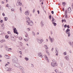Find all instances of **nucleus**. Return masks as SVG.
Listing matches in <instances>:
<instances>
[{"label":"nucleus","instance_id":"f257e3e1","mask_svg":"<svg viewBox=\"0 0 73 73\" xmlns=\"http://www.w3.org/2000/svg\"><path fill=\"white\" fill-rule=\"evenodd\" d=\"M26 19L27 21H26V22L27 25H30V26L33 25L34 23H33L32 21L30 20V18L29 17H26Z\"/></svg>","mask_w":73,"mask_h":73},{"label":"nucleus","instance_id":"f03ea898","mask_svg":"<svg viewBox=\"0 0 73 73\" xmlns=\"http://www.w3.org/2000/svg\"><path fill=\"white\" fill-rule=\"evenodd\" d=\"M44 41V40L43 39H38V44H41L42 43V42H43Z\"/></svg>","mask_w":73,"mask_h":73},{"label":"nucleus","instance_id":"7ed1b4c3","mask_svg":"<svg viewBox=\"0 0 73 73\" xmlns=\"http://www.w3.org/2000/svg\"><path fill=\"white\" fill-rule=\"evenodd\" d=\"M18 61L17 58L15 57L12 60V61L13 63H16L17 61Z\"/></svg>","mask_w":73,"mask_h":73},{"label":"nucleus","instance_id":"20e7f679","mask_svg":"<svg viewBox=\"0 0 73 73\" xmlns=\"http://www.w3.org/2000/svg\"><path fill=\"white\" fill-rule=\"evenodd\" d=\"M49 39L50 40V41L51 42H53V41H54V38H51L50 37V36H49Z\"/></svg>","mask_w":73,"mask_h":73},{"label":"nucleus","instance_id":"39448f33","mask_svg":"<svg viewBox=\"0 0 73 73\" xmlns=\"http://www.w3.org/2000/svg\"><path fill=\"white\" fill-rule=\"evenodd\" d=\"M18 5H19V6H21L22 5V3L21 2V0H18Z\"/></svg>","mask_w":73,"mask_h":73},{"label":"nucleus","instance_id":"423d86ee","mask_svg":"<svg viewBox=\"0 0 73 73\" xmlns=\"http://www.w3.org/2000/svg\"><path fill=\"white\" fill-rule=\"evenodd\" d=\"M56 63H54L53 62H52L51 63V66L52 67H55L56 66H57V65H56Z\"/></svg>","mask_w":73,"mask_h":73},{"label":"nucleus","instance_id":"0eeeda50","mask_svg":"<svg viewBox=\"0 0 73 73\" xmlns=\"http://www.w3.org/2000/svg\"><path fill=\"white\" fill-rule=\"evenodd\" d=\"M25 15H26V16H29L30 14L29 11H27L25 12Z\"/></svg>","mask_w":73,"mask_h":73},{"label":"nucleus","instance_id":"6e6552de","mask_svg":"<svg viewBox=\"0 0 73 73\" xmlns=\"http://www.w3.org/2000/svg\"><path fill=\"white\" fill-rule=\"evenodd\" d=\"M44 56L45 57L46 60L47 62H49V60H48V57H47V56H46V55L44 54Z\"/></svg>","mask_w":73,"mask_h":73},{"label":"nucleus","instance_id":"1a4fd4ad","mask_svg":"<svg viewBox=\"0 0 73 73\" xmlns=\"http://www.w3.org/2000/svg\"><path fill=\"white\" fill-rule=\"evenodd\" d=\"M6 71H9V72H11V71H12V68H6Z\"/></svg>","mask_w":73,"mask_h":73},{"label":"nucleus","instance_id":"9d476101","mask_svg":"<svg viewBox=\"0 0 73 73\" xmlns=\"http://www.w3.org/2000/svg\"><path fill=\"white\" fill-rule=\"evenodd\" d=\"M69 56L68 55H67L64 57V58L67 61H69Z\"/></svg>","mask_w":73,"mask_h":73},{"label":"nucleus","instance_id":"9b49d317","mask_svg":"<svg viewBox=\"0 0 73 73\" xmlns=\"http://www.w3.org/2000/svg\"><path fill=\"white\" fill-rule=\"evenodd\" d=\"M13 32L15 33H16V34H18V32H17V30H16V28H14L13 29Z\"/></svg>","mask_w":73,"mask_h":73},{"label":"nucleus","instance_id":"f8f14e48","mask_svg":"<svg viewBox=\"0 0 73 73\" xmlns=\"http://www.w3.org/2000/svg\"><path fill=\"white\" fill-rule=\"evenodd\" d=\"M66 11L67 12H68V13H70L71 11V8L69 7V8H68L67 10H66Z\"/></svg>","mask_w":73,"mask_h":73},{"label":"nucleus","instance_id":"ddd939ff","mask_svg":"<svg viewBox=\"0 0 73 73\" xmlns=\"http://www.w3.org/2000/svg\"><path fill=\"white\" fill-rule=\"evenodd\" d=\"M38 56L39 57L42 58V53L39 52L38 53Z\"/></svg>","mask_w":73,"mask_h":73},{"label":"nucleus","instance_id":"4468645a","mask_svg":"<svg viewBox=\"0 0 73 73\" xmlns=\"http://www.w3.org/2000/svg\"><path fill=\"white\" fill-rule=\"evenodd\" d=\"M15 66L17 68H19V67L20 66V64L18 63H16L15 64Z\"/></svg>","mask_w":73,"mask_h":73},{"label":"nucleus","instance_id":"2eb2a0df","mask_svg":"<svg viewBox=\"0 0 73 73\" xmlns=\"http://www.w3.org/2000/svg\"><path fill=\"white\" fill-rule=\"evenodd\" d=\"M19 69L21 70L22 71V72H24V68L21 66L19 67Z\"/></svg>","mask_w":73,"mask_h":73},{"label":"nucleus","instance_id":"dca6fc26","mask_svg":"<svg viewBox=\"0 0 73 73\" xmlns=\"http://www.w3.org/2000/svg\"><path fill=\"white\" fill-rule=\"evenodd\" d=\"M41 25V26L42 27H44V22L42 21H41L40 23Z\"/></svg>","mask_w":73,"mask_h":73},{"label":"nucleus","instance_id":"f3484780","mask_svg":"<svg viewBox=\"0 0 73 73\" xmlns=\"http://www.w3.org/2000/svg\"><path fill=\"white\" fill-rule=\"evenodd\" d=\"M52 23H53L54 22H56V20H55V19H54V18L53 17H52Z\"/></svg>","mask_w":73,"mask_h":73},{"label":"nucleus","instance_id":"a211bd4d","mask_svg":"<svg viewBox=\"0 0 73 73\" xmlns=\"http://www.w3.org/2000/svg\"><path fill=\"white\" fill-rule=\"evenodd\" d=\"M5 57L7 59H8L9 58V56L8 55H5Z\"/></svg>","mask_w":73,"mask_h":73},{"label":"nucleus","instance_id":"6ab92c4d","mask_svg":"<svg viewBox=\"0 0 73 73\" xmlns=\"http://www.w3.org/2000/svg\"><path fill=\"white\" fill-rule=\"evenodd\" d=\"M2 28V30H4V25L3 24L0 27Z\"/></svg>","mask_w":73,"mask_h":73},{"label":"nucleus","instance_id":"aec40b11","mask_svg":"<svg viewBox=\"0 0 73 73\" xmlns=\"http://www.w3.org/2000/svg\"><path fill=\"white\" fill-rule=\"evenodd\" d=\"M11 39L12 41H14V40H15V38H14V37L11 36Z\"/></svg>","mask_w":73,"mask_h":73},{"label":"nucleus","instance_id":"412c9836","mask_svg":"<svg viewBox=\"0 0 73 73\" xmlns=\"http://www.w3.org/2000/svg\"><path fill=\"white\" fill-rule=\"evenodd\" d=\"M32 33L34 36H35L36 34H35V32H34V31H32Z\"/></svg>","mask_w":73,"mask_h":73},{"label":"nucleus","instance_id":"4be33fe9","mask_svg":"<svg viewBox=\"0 0 73 73\" xmlns=\"http://www.w3.org/2000/svg\"><path fill=\"white\" fill-rule=\"evenodd\" d=\"M27 29V31L28 32L31 31V28H28Z\"/></svg>","mask_w":73,"mask_h":73},{"label":"nucleus","instance_id":"5701e85b","mask_svg":"<svg viewBox=\"0 0 73 73\" xmlns=\"http://www.w3.org/2000/svg\"><path fill=\"white\" fill-rule=\"evenodd\" d=\"M70 32V29H67V30H66V33H67V32Z\"/></svg>","mask_w":73,"mask_h":73},{"label":"nucleus","instance_id":"b1692460","mask_svg":"<svg viewBox=\"0 0 73 73\" xmlns=\"http://www.w3.org/2000/svg\"><path fill=\"white\" fill-rule=\"evenodd\" d=\"M17 52L19 53H20L21 55L22 54V52H21V51L18 50L17 51Z\"/></svg>","mask_w":73,"mask_h":73},{"label":"nucleus","instance_id":"393cba45","mask_svg":"<svg viewBox=\"0 0 73 73\" xmlns=\"http://www.w3.org/2000/svg\"><path fill=\"white\" fill-rule=\"evenodd\" d=\"M44 47L46 49H48V47L46 45H44Z\"/></svg>","mask_w":73,"mask_h":73},{"label":"nucleus","instance_id":"a878e982","mask_svg":"<svg viewBox=\"0 0 73 73\" xmlns=\"http://www.w3.org/2000/svg\"><path fill=\"white\" fill-rule=\"evenodd\" d=\"M5 48H6V49L7 51H9V49L8 48V47L6 46Z\"/></svg>","mask_w":73,"mask_h":73},{"label":"nucleus","instance_id":"bb28decb","mask_svg":"<svg viewBox=\"0 0 73 73\" xmlns=\"http://www.w3.org/2000/svg\"><path fill=\"white\" fill-rule=\"evenodd\" d=\"M25 60L26 61H28V60H29V58L27 57L25 58Z\"/></svg>","mask_w":73,"mask_h":73},{"label":"nucleus","instance_id":"cd10ccee","mask_svg":"<svg viewBox=\"0 0 73 73\" xmlns=\"http://www.w3.org/2000/svg\"><path fill=\"white\" fill-rule=\"evenodd\" d=\"M4 42H5V40L4 39L0 41L2 43Z\"/></svg>","mask_w":73,"mask_h":73},{"label":"nucleus","instance_id":"c85d7f7f","mask_svg":"<svg viewBox=\"0 0 73 73\" xmlns=\"http://www.w3.org/2000/svg\"><path fill=\"white\" fill-rule=\"evenodd\" d=\"M63 54L65 56H66V55H67V52H64L63 53Z\"/></svg>","mask_w":73,"mask_h":73},{"label":"nucleus","instance_id":"c756f323","mask_svg":"<svg viewBox=\"0 0 73 73\" xmlns=\"http://www.w3.org/2000/svg\"><path fill=\"white\" fill-rule=\"evenodd\" d=\"M5 21H7V20H8V17H5L4 18Z\"/></svg>","mask_w":73,"mask_h":73},{"label":"nucleus","instance_id":"7c9ffc66","mask_svg":"<svg viewBox=\"0 0 73 73\" xmlns=\"http://www.w3.org/2000/svg\"><path fill=\"white\" fill-rule=\"evenodd\" d=\"M7 33L9 35H12V34H11V32H10V31H8Z\"/></svg>","mask_w":73,"mask_h":73},{"label":"nucleus","instance_id":"2f4dec72","mask_svg":"<svg viewBox=\"0 0 73 73\" xmlns=\"http://www.w3.org/2000/svg\"><path fill=\"white\" fill-rule=\"evenodd\" d=\"M53 24H54V26H56L57 25V24L54 22H52Z\"/></svg>","mask_w":73,"mask_h":73},{"label":"nucleus","instance_id":"473e14b6","mask_svg":"<svg viewBox=\"0 0 73 73\" xmlns=\"http://www.w3.org/2000/svg\"><path fill=\"white\" fill-rule=\"evenodd\" d=\"M58 50H57V49L56 48L55 49V53H58Z\"/></svg>","mask_w":73,"mask_h":73},{"label":"nucleus","instance_id":"72a5a7b5","mask_svg":"<svg viewBox=\"0 0 73 73\" xmlns=\"http://www.w3.org/2000/svg\"><path fill=\"white\" fill-rule=\"evenodd\" d=\"M46 53H47V54H48V56H49L50 54H49V52L48 51V50H46Z\"/></svg>","mask_w":73,"mask_h":73},{"label":"nucleus","instance_id":"f704fd0d","mask_svg":"<svg viewBox=\"0 0 73 73\" xmlns=\"http://www.w3.org/2000/svg\"><path fill=\"white\" fill-rule=\"evenodd\" d=\"M54 71H55L56 73H58V70H55Z\"/></svg>","mask_w":73,"mask_h":73},{"label":"nucleus","instance_id":"c9c22d12","mask_svg":"<svg viewBox=\"0 0 73 73\" xmlns=\"http://www.w3.org/2000/svg\"><path fill=\"white\" fill-rule=\"evenodd\" d=\"M69 43L70 46H72V42H69Z\"/></svg>","mask_w":73,"mask_h":73},{"label":"nucleus","instance_id":"e433bc0d","mask_svg":"<svg viewBox=\"0 0 73 73\" xmlns=\"http://www.w3.org/2000/svg\"><path fill=\"white\" fill-rule=\"evenodd\" d=\"M62 4L63 5H66V3H65L64 2H63L62 3Z\"/></svg>","mask_w":73,"mask_h":73},{"label":"nucleus","instance_id":"4c0bfd02","mask_svg":"<svg viewBox=\"0 0 73 73\" xmlns=\"http://www.w3.org/2000/svg\"><path fill=\"white\" fill-rule=\"evenodd\" d=\"M19 39L20 40H22V37H19Z\"/></svg>","mask_w":73,"mask_h":73},{"label":"nucleus","instance_id":"58836bf2","mask_svg":"<svg viewBox=\"0 0 73 73\" xmlns=\"http://www.w3.org/2000/svg\"><path fill=\"white\" fill-rule=\"evenodd\" d=\"M25 37H28V35L27 34H26L25 35Z\"/></svg>","mask_w":73,"mask_h":73},{"label":"nucleus","instance_id":"ea45409f","mask_svg":"<svg viewBox=\"0 0 73 73\" xmlns=\"http://www.w3.org/2000/svg\"><path fill=\"white\" fill-rule=\"evenodd\" d=\"M25 41H28V39H24Z\"/></svg>","mask_w":73,"mask_h":73},{"label":"nucleus","instance_id":"a19ab883","mask_svg":"<svg viewBox=\"0 0 73 73\" xmlns=\"http://www.w3.org/2000/svg\"><path fill=\"white\" fill-rule=\"evenodd\" d=\"M60 64V65L61 66V67H62V66H63V64H62V63H61Z\"/></svg>","mask_w":73,"mask_h":73},{"label":"nucleus","instance_id":"79ce46f5","mask_svg":"<svg viewBox=\"0 0 73 73\" xmlns=\"http://www.w3.org/2000/svg\"><path fill=\"white\" fill-rule=\"evenodd\" d=\"M31 67L32 68H34V65H33V64H31Z\"/></svg>","mask_w":73,"mask_h":73},{"label":"nucleus","instance_id":"37998d69","mask_svg":"<svg viewBox=\"0 0 73 73\" xmlns=\"http://www.w3.org/2000/svg\"><path fill=\"white\" fill-rule=\"evenodd\" d=\"M19 10L20 11L21 13V12H22V10H21V7H20Z\"/></svg>","mask_w":73,"mask_h":73},{"label":"nucleus","instance_id":"c03bdc74","mask_svg":"<svg viewBox=\"0 0 73 73\" xmlns=\"http://www.w3.org/2000/svg\"><path fill=\"white\" fill-rule=\"evenodd\" d=\"M11 11L12 12H14V9H11Z\"/></svg>","mask_w":73,"mask_h":73},{"label":"nucleus","instance_id":"a18cd8bd","mask_svg":"<svg viewBox=\"0 0 73 73\" xmlns=\"http://www.w3.org/2000/svg\"><path fill=\"white\" fill-rule=\"evenodd\" d=\"M49 19H51V18H52V16H51V15H50L49 16Z\"/></svg>","mask_w":73,"mask_h":73},{"label":"nucleus","instance_id":"49530a36","mask_svg":"<svg viewBox=\"0 0 73 73\" xmlns=\"http://www.w3.org/2000/svg\"><path fill=\"white\" fill-rule=\"evenodd\" d=\"M67 12H68L67 11H65V15H66V14H67Z\"/></svg>","mask_w":73,"mask_h":73},{"label":"nucleus","instance_id":"de8ad7c7","mask_svg":"<svg viewBox=\"0 0 73 73\" xmlns=\"http://www.w3.org/2000/svg\"><path fill=\"white\" fill-rule=\"evenodd\" d=\"M20 45H21V46L23 45V43H22L21 42H20Z\"/></svg>","mask_w":73,"mask_h":73},{"label":"nucleus","instance_id":"09e8293b","mask_svg":"<svg viewBox=\"0 0 73 73\" xmlns=\"http://www.w3.org/2000/svg\"><path fill=\"white\" fill-rule=\"evenodd\" d=\"M64 28H66V27H67V25H65L64 26Z\"/></svg>","mask_w":73,"mask_h":73},{"label":"nucleus","instance_id":"8fccbe9b","mask_svg":"<svg viewBox=\"0 0 73 73\" xmlns=\"http://www.w3.org/2000/svg\"><path fill=\"white\" fill-rule=\"evenodd\" d=\"M52 62H56V60H52Z\"/></svg>","mask_w":73,"mask_h":73},{"label":"nucleus","instance_id":"3c124183","mask_svg":"<svg viewBox=\"0 0 73 73\" xmlns=\"http://www.w3.org/2000/svg\"><path fill=\"white\" fill-rule=\"evenodd\" d=\"M2 15L3 16H5V14H4V13H3Z\"/></svg>","mask_w":73,"mask_h":73},{"label":"nucleus","instance_id":"603ef678","mask_svg":"<svg viewBox=\"0 0 73 73\" xmlns=\"http://www.w3.org/2000/svg\"><path fill=\"white\" fill-rule=\"evenodd\" d=\"M50 34L51 35H52L53 34V32H52V31H50Z\"/></svg>","mask_w":73,"mask_h":73},{"label":"nucleus","instance_id":"864d4df0","mask_svg":"<svg viewBox=\"0 0 73 73\" xmlns=\"http://www.w3.org/2000/svg\"><path fill=\"white\" fill-rule=\"evenodd\" d=\"M67 27L68 28H70L69 25H68Z\"/></svg>","mask_w":73,"mask_h":73},{"label":"nucleus","instance_id":"5fc2aeb1","mask_svg":"<svg viewBox=\"0 0 73 73\" xmlns=\"http://www.w3.org/2000/svg\"><path fill=\"white\" fill-rule=\"evenodd\" d=\"M53 49H54V48H52L51 49L52 52H53Z\"/></svg>","mask_w":73,"mask_h":73},{"label":"nucleus","instance_id":"6e6d98bb","mask_svg":"<svg viewBox=\"0 0 73 73\" xmlns=\"http://www.w3.org/2000/svg\"><path fill=\"white\" fill-rule=\"evenodd\" d=\"M0 21V23H3V20H1V21Z\"/></svg>","mask_w":73,"mask_h":73},{"label":"nucleus","instance_id":"4d7b16f0","mask_svg":"<svg viewBox=\"0 0 73 73\" xmlns=\"http://www.w3.org/2000/svg\"><path fill=\"white\" fill-rule=\"evenodd\" d=\"M51 13H52V14H54V12H53V11H51Z\"/></svg>","mask_w":73,"mask_h":73},{"label":"nucleus","instance_id":"13d9d810","mask_svg":"<svg viewBox=\"0 0 73 73\" xmlns=\"http://www.w3.org/2000/svg\"><path fill=\"white\" fill-rule=\"evenodd\" d=\"M37 12L38 13V14H39L40 11H38V10L37 11Z\"/></svg>","mask_w":73,"mask_h":73},{"label":"nucleus","instance_id":"bf43d9fd","mask_svg":"<svg viewBox=\"0 0 73 73\" xmlns=\"http://www.w3.org/2000/svg\"><path fill=\"white\" fill-rule=\"evenodd\" d=\"M1 3L2 4H4V1H2V2H1Z\"/></svg>","mask_w":73,"mask_h":73},{"label":"nucleus","instance_id":"052dcab7","mask_svg":"<svg viewBox=\"0 0 73 73\" xmlns=\"http://www.w3.org/2000/svg\"><path fill=\"white\" fill-rule=\"evenodd\" d=\"M66 16H65V18H66V19H67V18H68V17L67 16V15H65Z\"/></svg>","mask_w":73,"mask_h":73},{"label":"nucleus","instance_id":"680f3d73","mask_svg":"<svg viewBox=\"0 0 73 73\" xmlns=\"http://www.w3.org/2000/svg\"><path fill=\"white\" fill-rule=\"evenodd\" d=\"M5 37L6 38H8V36H7V35L5 36Z\"/></svg>","mask_w":73,"mask_h":73},{"label":"nucleus","instance_id":"e2e57ef3","mask_svg":"<svg viewBox=\"0 0 73 73\" xmlns=\"http://www.w3.org/2000/svg\"><path fill=\"white\" fill-rule=\"evenodd\" d=\"M33 12L34 13L35 12V9H34L33 11Z\"/></svg>","mask_w":73,"mask_h":73},{"label":"nucleus","instance_id":"0e129e2a","mask_svg":"<svg viewBox=\"0 0 73 73\" xmlns=\"http://www.w3.org/2000/svg\"><path fill=\"white\" fill-rule=\"evenodd\" d=\"M40 2L44 1V0H40Z\"/></svg>","mask_w":73,"mask_h":73},{"label":"nucleus","instance_id":"69168bd1","mask_svg":"<svg viewBox=\"0 0 73 73\" xmlns=\"http://www.w3.org/2000/svg\"><path fill=\"white\" fill-rule=\"evenodd\" d=\"M39 35V33H36V35Z\"/></svg>","mask_w":73,"mask_h":73},{"label":"nucleus","instance_id":"338daca9","mask_svg":"<svg viewBox=\"0 0 73 73\" xmlns=\"http://www.w3.org/2000/svg\"><path fill=\"white\" fill-rule=\"evenodd\" d=\"M64 22H65V23H66V20L64 19Z\"/></svg>","mask_w":73,"mask_h":73},{"label":"nucleus","instance_id":"774afa93","mask_svg":"<svg viewBox=\"0 0 73 73\" xmlns=\"http://www.w3.org/2000/svg\"><path fill=\"white\" fill-rule=\"evenodd\" d=\"M72 9H73V3H72Z\"/></svg>","mask_w":73,"mask_h":73}]
</instances>
